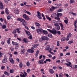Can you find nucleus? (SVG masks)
Wrapping results in <instances>:
<instances>
[{
  "label": "nucleus",
  "mask_w": 77,
  "mask_h": 77,
  "mask_svg": "<svg viewBox=\"0 0 77 77\" xmlns=\"http://www.w3.org/2000/svg\"><path fill=\"white\" fill-rule=\"evenodd\" d=\"M59 24L61 27H63V25L61 23H60Z\"/></svg>",
  "instance_id": "nucleus-54"
},
{
  "label": "nucleus",
  "mask_w": 77,
  "mask_h": 77,
  "mask_svg": "<svg viewBox=\"0 0 77 77\" xmlns=\"http://www.w3.org/2000/svg\"><path fill=\"white\" fill-rule=\"evenodd\" d=\"M3 5H0V9H3Z\"/></svg>",
  "instance_id": "nucleus-42"
},
{
  "label": "nucleus",
  "mask_w": 77,
  "mask_h": 77,
  "mask_svg": "<svg viewBox=\"0 0 77 77\" xmlns=\"http://www.w3.org/2000/svg\"><path fill=\"white\" fill-rule=\"evenodd\" d=\"M66 55L67 56H69V55H70V53L69 52L67 53H66Z\"/></svg>",
  "instance_id": "nucleus-52"
},
{
  "label": "nucleus",
  "mask_w": 77,
  "mask_h": 77,
  "mask_svg": "<svg viewBox=\"0 0 77 77\" xmlns=\"http://www.w3.org/2000/svg\"><path fill=\"white\" fill-rule=\"evenodd\" d=\"M11 42V38H9V39L7 40V43L8 44H10Z\"/></svg>",
  "instance_id": "nucleus-24"
},
{
  "label": "nucleus",
  "mask_w": 77,
  "mask_h": 77,
  "mask_svg": "<svg viewBox=\"0 0 77 77\" xmlns=\"http://www.w3.org/2000/svg\"><path fill=\"white\" fill-rule=\"evenodd\" d=\"M26 65H27V66H30V63L29 61H28L26 63Z\"/></svg>",
  "instance_id": "nucleus-28"
},
{
  "label": "nucleus",
  "mask_w": 77,
  "mask_h": 77,
  "mask_svg": "<svg viewBox=\"0 0 77 77\" xmlns=\"http://www.w3.org/2000/svg\"><path fill=\"white\" fill-rule=\"evenodd\" d=\"M71 14H72V15H75V16H76V15H77L76 13L72 12V13H71Z\"/></svg>",
  "instance_id": "nucleus-46"
},
{
  "label": "nucleus",
  "mask_w": 77,
  "mask_h": 77,
  "mask_svg": "<svg viewBox=\"0 0 77 77\" xmlns=\"http://www.w3.org/2000/svg\"><path fill=\"white\" fill-rule=\"evenodd\" d=\"M5 66H2V67H1V69H5Z\"/></svg>",
  "instance_id": "nucleus-59"
},
{
  "label": "nucleus",
  "mask_w": 77,
  "mask_h": 77,
  "mask_svg": "<svg viewBox=\"0 0 77 77\" xmlns=\"http://www.w3.org/2000/svg\"><path fill=\"white\" fill-rule=\"evenodd\" d=\"M57 8L54 7L52 6L51 8H50V11H53L54 9H57Z\"/></svg>",
  "instance_id": "nucleus-12"
},
{
  "label": "nucleus",
  "mask_w": 77,
  "mask_h": 77,
  "mask_svg": "<svg viewBox=\"0 0 77 77\" xmlns=\"http://www.w3.org/2000/svg\"><path fill=\"white\" fill-rule=\"evenodd\" d=\"M74 26H75V28H77V24H76V23H74Z\"/></svg>",
  "instance_id": "nucleus-51"
},
{
  "label": "nucleus",
  "mask_w": 77,
  "mask_h": 77,
  "mask_svg": "<svg viewBox=\"0 0 77 77\" xmlns=\"http://www.w3.org/2000/svg\"><path fill=\"white\" fill-rule=\"evenodd\" d=\"M11 16L9 15L7 17V19L8 20H9L10 19H11Z\"/></svg>",
  "instance_id": "nucleus-33"
},
{
  "label": "nucleus",
  "mask_w": 77,
  "mask_h": 77,
  "mask_svg": "<svg viewBox=\"0 0 77 77\" xmlns=\"http://www.w3.org/2000/svg\"><path fill=\"white\" fill-rule=\"evenodd\" d=\"M17 32V31L15 30V29H14L13 30V32H12L13 33H15Z\"/></svg>",
  "instance_id": "nucleus-55"
},
{
  "label": "nucleus",
  "mask_w": 77,
  "mask_h": 77,
  "mask_svg": "<svg viewBox=\"0 0 77 77\" xmlns=\"http://www.w3.org/2000/svg\"><path fill=\"white\" fill-rule=\"evenodd\" d=\"M27 17V15H26V14H23V17L24 18H26V17Z\"/></svg>",
  "instance_id": "nucleus-47"
},
{
  "label": "nucleus",
  "mask_w": 77,
  "mask_h": 77,
  "mask_svg": "<svg viewBox=\"0 0 77 77\" xmlns=\"http://www.w3.org/2000/svg\"><path fill=\"white\" fill-rule=\"evenodd\" d=\"M69 63V64H68ZM68 63H65V65H66L67 66H70L71 68H72V64L70 62H68Z\"/></svg>",
  "instance_id": "nucleus-4"
},
{
  "label": "nucleus",
  "mask_w": 77,
  "mask_h": 77,
  "mask_svg": "<svg viewBox=\"0 0 77 77\" xmlns=\"http://www.w3.org/2000/svg\"><path fill=\"white\" fill-rule=\"evenodd\" d=\"M10 49L11 51H14V47H11Z\"/></svg>",
  "instance_id": "nucleus-44"
},
{
  "label": "nucleus",
  "mask_w": 77,
  "mask_h": 77,
  "mask_svg": "<svg viewBox=\"0 0 77 77\" xmlns=\"http://www.w3.org/2000/svg\"><path fill=\"white\" fill-rule=\"evenodd\" d=\"M24 52H25V51L24 50V49H23L22 50L23 54H24Z\"/></svg>",
  "instance_id": "nucleus-63"
},
{
  "label": "nucleus",
  "mask_w": 77,
  "mask_h": 77,
  "mask_svg": "<svg viewBox=\"0 0 77 77\" xmlns=\"http://www.w3.org/2000/svg\"><path fill=\"white\" fill-rule=\"evenodd\" d=\"M44 59H43L42 60H41L39 61L38 63H40V64H44Z\"/></svg>",
  "instance_id": "nucleus-9"
},
{
  "label": "nucleus",
  "mask_w": 77,
  "mask_h": 77,
  "mask_svg": "<svg viewBox=\"0 0 77 77\" xmlns=\"http://www.w3.org/2000/svg\"><path fill=\"white\" fill-rule=\"evenodd\" d=\"M19 12H20V11L18 9H16L14 10V14H19Z\"/></svg>",
  "instance_id": "nucleus-7"
},
{
  "label": "nucleus",
  "mask_w": 77,
  "mask_h": 77,
  "mask_svg": "<svg viewBox=\"0 0 77 77\" xmlns=\"http://www.w3.org/2000/svg\"><path fill=\"white\" fill-rule=\"evenodd\" d=\"M5 12L6 14L7 15H9V10H8V8H6L5 9Z\"/></svg>",
  "instance_id": "nucleus-13"
},
{
  "label": "nucleus",
  "mask_w": 77,
  "mask_h": 77,
  "mask_svg": "<svg viewBox=\"0 0 77 77\" xmlns=\"http://www.w3.org/2000/svg\"><path fill=\"white\" fill-rule=\"evenodd\" d=\"M55 20H58V21H60V18L59 17H55Z\"/></svg>",
  "instance_id": "nucleus-41"
},
{
  "label": "nucleus",
  "mask_w": 77,
  "mask_h": 77,
  "mask_svg": "<svg viewBox=\"0 0 77 77\" xmlns=\"http://www.w3.org/2000/svg\"><path fill=\"white\" fill-rule=\"evenodd\" d=\"M57 46H59L60 45V44H59V41H58L57 43Z\"/></svg>",
  "instance_id": "nucleus-40"
},
{
  "label": "nucleus",
  "mask_w": 77,
  "mask_h": 77,
  "mask_svg": "<svg viewBox=\"0 0 77 77\" xmlns=\"http://www.w3.org/2000/svg\"><path fill=\"white\" fill-rule=\"evenodd\" d=\"M37 14L36 15V17H38V19H42V17H41V14L39 11H37Z\"/></svg>",
  "instance_id": "nucleus-3"
},
{
  "label": "nucleus",
  "mask_w": 77,
  "mask_h": 77,
  "mask_svg": "<svg viewBox=\"0 0 77 77\" xmlns=\"http://www.w3.org/2000/svg\"><path fill=\"white\" fill-rule=\"evenodd\" d=\"M19 66L20 68H21L23 67V63H20L19 64Z\"/></svg>",
  "instance_id": "nucleus-30"
},
{
  "label": "nucleus",
  "mask_w": 77,
  "mask_h": 77,
  "mask_svg": "<svg viewBox=\"0 0 77 77\" xmlns=\"http://www.w3.org/2000/svg\"><path fill=\"white\" fill-rule=\"evenodd\" d=\"M30 71V69H28L27 70V72L28 73H29Z\"/></svg>",
  "instance_id": "nucleus-48"
},
{
  "label": "nucleus",
  "mask_w": 77,
  "mask_h": 77,
  "mask_svg": "<svg viewBox=\"0 0 77 77\" xmlns=\"http://www.w3.org/2000/svg\"><path fill=\"white\" fill-rule=\"evenodd\" d=\"M49 72L51 73V74H53V73H54V71L52 69H50Z\"/></svg>",
  "instance_id": "nucleus-22"
},
{
  "label": "nucleus",
  "mask_w": 77,
  "mask_h": 77,
  "mask_svg": "<svg viewBox=\"0 0 77 77\" xmlns=\"http://www.w3.org/2000/svg\"><path fill=\"white\" fill-rule=\"evenodd\" d=\"M53 68L54 69H57V67H56V66H54Z\"/></svg>",
  "instance_id": "nucleus-58"
},
{
  "label": "nucleus",
  "mask_w": 77,
  "mask_h": 77,
  "mask_svg": "<svg viewBox=\"0 0 77 77\" xmlns=\"http://www.w3.org/2000/svg\"><path fill=\"white\" fill-rule=\"evenodd\" d=\"M68 44H72V43H73V41H70L68 42Z\"/></svg>",
  "instance_id": "nucleus-35"
},
{
  "label": "nucleus",
  "mask_w": 77,
  "mask_h": 77,
  "mask_svg": "<svg viewBox=\"0 0 77 77\" xmlns=\"http://www.w3.org/2000/svg\"><path fill=\"white\" fill-rule=\"evenodd\" d=\"M12 43L13 45H18L19 44L18 43L15 42L14 41H12Z\"/></svg>",
  "instance_id": "nucleus-18"
},
{
  "label": "nucleus",
  "mask_w": 77,
  "mask_h": 77,
  "mask_svg": "<svg viewBox=\"0 0 77 77\" xmlns=\"http://www.w3.org/2000/svg\"><path fill=\"white\" fill-rule=\"evenodd\" d=\"M25 18V20H29V17H28V16H27Z\"/></svg>",
  "instance_id": "nucleus-57"
},
{
  "label": "nucleus",
  "mask_w": 77,
  "mask_h": 77,
  "mask_svg": "<svg viewBox=\"0 0 77 77\" xmlns=\"http://www.w3.org/2000/svg\"><path fill=\"white\" fill-rule=\"evenodd\" d=\"M25 31L26 33V34L28 36H30V32L29 31H26L25 30Z\"/></svg>",
  "instance_id": "nucleus-14"
},
{
  "label": "nucleus",
  "mask_w": 77,
  "mask_h": 77,
  "mask_svg": "<svg viewBox=\"0 0 77 77\" xmlns=\"http://www.w3.org/2000/svg\"><path fill=\"white\" fill-rule=\"evenodd\" d=\"M23 41L24 42H25V43H26V44H27V43H28L29 42V41L27 40V39L26 38H23Z\"/></svg>",
  "instance_id": "nucleus-15"
},
{
  "label": "nucleus",
  "mask_w": 77,
  "mask_h": 77,
  "mask_svg": "<svg viewBox=\"0 0 77 77\" xmlns=\"http://www.w3.org/2000/svg\"><path fill=\"white\" fill-rule=\"evenodd\" d=\"M54 25L56 27H57L59 26V23H55L54 24Z\"/></svg>",
  "instance_id": "nucleus-31"
},
{
  "label": "nucleus",
  "mask_w": 77,
  "mask_h": 77,
  "mask_svg": "<svg viewBox=\"0 0 77 77\" xmlns=\"http://www.w3.org/2000/svg\"><path fill=\"white\" fill-rule=\"evenodd\" d=\"M48 36L49 38H52V35H51V33H49Z\"/></svg>",
  "instance_id": "nucleus-32"
},
{
  "label": "nucleus",
  "mask_w": 77,
  "mask_h": 77,
  "mask_svg": "<svg viewBox=\"0 0 77 77\" xmlns=\"http://www.w3.org/2000/svg\"><path fill=\"white\" fill-rule=\"evenodd\" d=\"M8 61V60L7 59V58H4L2 60V63H6V62H7Z\"/></svg>",
  "instance_id": "nucleus-16"
},
{
  "label": "nucleus",
  "mask_w": 77,
  "mask_h": 77,
  "mask_svg": "<svg viewBox=\"0 0 77 77\" xmlns=\"http://www.w3.org/2000/svg\"><path fill=\"white\" fill-rule=\"evenodd\" d=\"M62 13H57V17H59V16H62Z\"/></svg>",
  "instance_id": "nucleus-21"
},
{
  "label": "nucleus",
  "mask_w": 77,
  "mask_h": 77,
  "mask_svg": "<svg viewBox=\"0 0 77 77\" xmlns=\"http://www.w3.org/2000/svg\"><path fill=\"white\" fill-rule=\"evenodd\" d=\"M39 51H37L35 53V56L36 57H38V54H39Z\"/></svg>",
  "instance_id": "nucleus-20"
},
{
  "label": "nucleus",
  "mask_w": 77,
  "mask_h": 77,
  "mask_svg": "<svg viewBox=\"0 0 77 77\" xmlns=\"http://www.w3.org/2000/svg\"><path fill=\"white\" fill-rule=\"evenodd\" d=\"M75 1L74 0H70V3H74Z\"/></svg>",
  "instance_id": "nucleus-27"
},
{
  "label": "nucleus",
  "mask_w": 77,
  "mask_h": 77,
  "mask_svg": "<svg viewBox=\"0 0 77 77\" xmlns=\"http://www.w3.org/2000/svg\"><path fill=\"white\" fill-rule=\"evenodd\" d=\"M24 73L22 75L21 74H20V77H26V76H27V74L26 72H24Z\"/></svg>",
  "instance_id": "nucleus-6"
},
{
  "label": "nucleus",
  "mask_w": 77,
  "mask_h": 77,
  "mask_svg": "<svg viewBox=\"0 0 77 77\" xmlns=\"http://www.w3.org/2000/svg\"><path fill=\"white\" fill-rule=\"evenodd\" d=\"M59 77H62L63 76V75L62 73H60L59 74Z\"/></svg>",
  "instance_id": "nucleus-36"
},
{
  "label": "nucleus",
  "mask_w": 77,
  "mask_h": 77,
  "mask_svg": "<svg viewBox=\"0 0 77 77\" xmlns=\"http://www.w3.org/2000/svg\"><path fill=\"white\" fill-rule=\"evenodd\" d=\"M27 51L29 53H32L34 52V51L31 49H28L27 50Z\"/></svg>",
  "instance_id": "nucleus-11"
},
{
  "label": "nucleus",
  "mask_w": 77,
  "mask_h": 77,
  "mask_svg": "<svg viewBox=\"0 0 77 77\" xmlns=\"http://www.w3.org/2000/svg\"><path fill=\"white\" fill-rule=\"evenodd\" d=\"M4 1L5 3H6L7 4H8V1H7V0H4Z\"/></svg>",
  "instance_id": "nucleus-64"
},
{
  "label": "nucleus",
  "mask_w": 77,
  "mask_h": 77,
  "mask_svg": "<svg viewBox=\"0 0 77 77\" xmlns=\"http://www.w3.org/2000/svg\"><path fill=\"white\" fill-rule=\"evenodd\" d=\"M16 30L17 31L18 33H20V30H19V29L17 28L16 29Z\"/></svg>",
  "instance_id": "nucleus-50"
},
{
  "label": "nucleus",
  "mask_w": 77,
  "mask_h": 77,
  "mask_svg": "<svg viewBox=\"0 0 77 77\" xmlns=\"http://www.w3.org/2000/svg\"><path fill=\"white\" fill-rule=\"evenodd\" d=\"M9 61L11 63H14V59L12 58H9Z\"/></svg>",
  "instance_id": "nucleus-8"
},
{
  "label": "nucleus",
  "mask_w": 77,
  "mask_h": 77,
  "mask_svg": "<svg viewBox=\"0 0 77 77\" xmlns=\"http://www.w3.org/2000/svg\"><path fill=\"white\" fill-rule=\"evenodd\" d=\"M72 34H71L69 33L68 34V35H67V37H69V38H70Z\"/></svg>",
  "instance_id": "nucleus-37"
},
{
  "label": "nucleus",
  "mask_w": 77,
  "mask_h": 77,
  "mask_svg": "<svg viewBox=\"0 0 77 77\" xmlns=\"http://www.w3.org/2000/svg\"><path fill=\"white\" fill-rule=\"evenodd\" d=\"M46 61H47V62H51V60L49 59H46L45 60Z\"/></svg>",
  "instance_id": "nucleus-38"
},
{
  "label": "nucleus",
  "mask_w": 77,
  "mask_h": 77,
  "mask_svg": "<svg viewBox=\"0 0 77 77\" xmlns=\"http://www.w3.org/2000/svg\"><path fill=\"white\" fill-rule=\"evenodd\" d=\"M4 23H5V25H6L7 24V23H6V20L5 19L4 20Z\"/></svg>",
  "instance_id": "nucleus-60"
},
{
  "label": "nucleus",
  "mask_w": 77,
  "mask_h": 77,
  "mask_svg": "<svg viewBox=\"0 0 77 77\" xmlns=\"http://www.w3.org/2000/svg\"><path fill=\"white\" fill-rule=\"evenodd\" d=\"M1 14H5V11H1Z\"/></svg>",
  "instance_id": "nucleus-62"
},
{
  "label": "nucleus",
  "mask_w": 77,
  "mask_h": 77,
  "mask_svg": "<svg viewBox=\"0 0 77 77\" xmlns=\"http://www.w3.org/2000/svg\"><path fill=\"white\" fill-rule=\"evenodd\" d=\"M29 39H32V36L31 35H30L28 37Z\"/></svg>",
  "instance_id": "nucleus-53"
},
{
  "label": "nucleus",
  "mask_w": 77,
  "mask_h": 77,
  "mask_svg": "<svg viewBox=\"0 0 77 77\" xmlns=\"http://www.w3.org/2000/svg\"><path fill=\"white\" fill-rule=\"evenodd\" d=\"M46 18L48 19V20L50 21L51 20V18H50V17L48 16H46Z\"/></svg>",
  "instance_id": "nucleus-26"
},
{
  "label": "nucleus",
  "mask_w": 77,
  "mask_h": 77,
  "mask_svg": "<svg viewBox=\"0 0 77 77\" xmlns=\"http://www.w3.org/2000/svg\"><path fill=\"white\" fill-rule=\"evenodd\" d=\"M48 30L51 33L53 34V35H56V29H53L52 30H51L50 29H48Z\"/></svg>",
  "instance_id": "nucleus-2"
},
{
  "label": "nucleus",
  "mask_w": 77,
  "mask_h": 77,
  "mask_svg": "<svg viewBox=\"0 0 77 77\" xmlns=\"http://www.w3.org/2000/svg\"><path fill=\"white\" fill-rule=\"evenodd\" d=\"M42 40H48L49 38H48L47 37L42 36Z\"/></svg>",
  "instance_id": "nucleus-5"
},
{
  "label": "nucleus",
  "mask_w": 77,
  "mask_h": 77,
  "mask_svg": "<svg viewBox=\"0 0 77 77\" xmlns=\"http://www.w3.org/2000/svg\"><path fill=\"white\" fill-rule=\"evenodd\" d=\"M64 22L66 24H67L68 23V22L67 20H64Z\"/></svg>",
  "instance_id": "nucleus-45"
},
{
  "label": "nucleus",
  "mask_w": 77,
  "mask_h": 77,
  "mask_svg": "<svg viewBox=\"0 0 77 77\" xmlns=\"http://www.w3.org/2000/svg\"><path fill=\"white\" fill-rule=\"evenodd\" d=\"M17 20L18 21H21L22 23H24L25 22V20L23 19L18 18L17 19Z\"/></svg>",
  "instance_id": "nucleus-10"
},
{
  "label": "nucleus",
  "mask_w": 77,
  "mask_h": 77,
  "mask_svg": "<svg viewBox=\"0 0 77 77\" xmlns=\"http://www.w3.org/2000/svg\"><path fill=\"white\" fill-rule=\"evenodd\" d=\"M56 33H57V34L58 35H60V31H57V32H56Z\"/></svg>",
  "instance_id": "nucleus-43"
},
{
  "label": "nucleus",
  "mask_w": 77,
  "mask_h": 77,
  "mask_svg": "<svg viewBox=\"0 0 77 77\" xmlns=\"http://www.w3.org/2000/svg\"><path fill=\"white\" fill-rule=\"evenodd\" d=\"M66 39V38H65L64 37L61 39V41H65Z\"/></svg>",
  "instance_id": "nucleus-39"
},
{
  "label": "nucleus",
  "mask_w": 77,
  "mask_h": 77,
  "mask_svg": "<svg viewBox=\"0 0 77 77\" xmlns=\"http://www.w3.org/2000/svg\"><path fill=\"white\" fill-rule=\"evenodd\" d=\"M35 24L36 27H40L41 26V24L37 22H35Z\"/></svg>",
  "instance_id": "nucleus-17"
},
{
  "label": "nucleus",
  "mask_w": 77,
  "mask_h": 77,
  "mask_svg": "<svg viewBox=\"0 0 77 77\" xmlns=\"http://www.w3.org/2000/svg\"><path fill=\"white\" fill-rule=\"evenodd\" d=\"M0 20L1 22L3 21V19L2 18H0Z\"/></svg>",
  "instance_id": "nucleus-61"
},
{
  "label": "nucleus",
  "mask_w": 77,
  "mask_h": 77,
  "mask_svg": "<svg viewBox=\"0 0 77 77\" xmlns=\"http://www.w3.org/2000/svg\"><path fill=\"white\" fill-rule=\"evenodd\" d=\"M50 45H48L47 46V47H46V50H48L50 49Z\"/></svg>",
  "instance_id": "nucleus-23"
},
{
  "label": "nucleus",
  "mask_w": 77,
  "mask_h": 77,
  "mask_svg": "<svg viewBox=\"0 0 77 77\" xmlns=\"http://www.w3.org/2000/svg\"><path fill=\"white\" fill-rule=\"evenodd\" d=\"M14 72V70L13 69H11L10 70V73H13Z\"/></svg>",
  "instance_id": "nucleus-25"
},
{
  "label": "nucleus",
  "mask_w": 77,
  "mask_h": 77,
  "mask_svg": "<svg viewBox=\"0 0 77 77\" xmlns=\"http://www.w3.org/2000/svg\"><path fill=\"white\" fill-rule=\"evenodd\" d=\"M57 27V30H59L60 29V26L58 25V26Z\"/></svg>",
  "instance_id": "nucleus-49"
},
{
  "label": "nucleus",
  "mask_w": 77,
  "mask_h": 77,
  "mask_svg": "<svg viewBox=\"0 0 77 77\" xmlns=\"http://www.w3.org/2000/svg\"><path fill=\"white\" fill-rule=\"evenodd\" d=\"M36 31L37 32L40 34L41 33H43L45 35H47L48 34V32L45 30H44L42 28H41V27H38V29H36Z\"/></svg>",
  "instance_id": "nucleus-1"
},
{
  "label": "nucleus",
  "mask_w": 77,
  "mask_h": 77,
  "mask_svg": "<svg viewBox=\"0 0 77 77\" xmlns=\"http://www.w3.org/2000/svg\"><path fill=\"white\" fill-rule=\"evenodd\" d=\"M4 74L7 75H9V73L6 71L4 72Z\"/></svg>",
  "instance_id": "nucleus-29"
},
{
  "label": "nucleus",
  "mask_w": 77,
  "mask_h": 77,
  "mask_svg": "<svg viewBox=\"0 0 77 77\" xmlns=\"http://www.w3.org/2000/svg\"><path fill=\"white\" fill-rule=\"evenodd\" d=\"M18 48H19L18 46H17V45H16L15 46V49L16 50H17V49H18Z\"/></svg>",
  "instance_id": "nucleus-56"
},
{
  "label": "nucleus",
  "mask_w": 77,
  "mask_h": 77,
  "mask_svg": "<svg viewBox=\"0 0 77 77\" xmlns=\"http://www.w3.org/2000/svg\"><path fill=\"white\" fill-rule=\"evenodd\" d=\"M38 45H39V44H37L36 45H32V47L33 48H36L37 46H38Z\"/></svg>",
  "instance_id": "nucleus-19"
},
{
  "label": "nucleus",
  "mask_w": 77,
  "mask_h": 77,
  "mask_svg": "<svg viewBox=\"0 0 77 77\" xmlns=\"http://www.w3.org/2000/svg\"><path fill=\"white\" fill-rule=\"evenodd\" d=\"M2 28L3 29H6V26L5 25H3L2 26Z\"/></svg>",
  "instance_id": "nucleus-34"
}]
</instances>
